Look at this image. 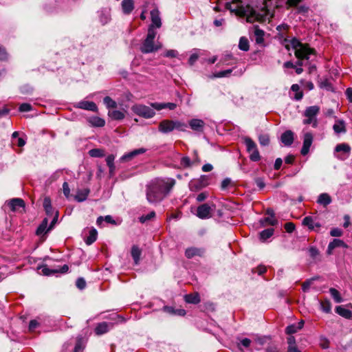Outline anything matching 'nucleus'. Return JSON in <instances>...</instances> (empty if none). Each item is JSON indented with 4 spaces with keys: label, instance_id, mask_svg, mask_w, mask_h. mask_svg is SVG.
I'll list each match as a JSON object with an SVG mask.
<instances>
[{
    "label": "nucleus",
    "instance_id": "nucleus-1",
    "mask_svg": "<svg viewBox=\"0 0 352 352\" xmlns=\"http://www.w3.org/2000/svg\"><path fill=\"white\" fill-rule=\"evenodd\" d=\"M265 1L261 0V5L254 7L250 5L244 6L241 1L236 0L237 2H233L229 9L238 16L245 17L247 22L261 23L270 19V12L266 8Z\"/></svg>",
    "mask_w": 352,
    "mask_h": 352
},
{
    "label": "nucleus",
    "instance_id": "nucleus-2",
    "mask_svg": "<svg viewBox=\"0 0 352 352\" xmlns=\"http://www.w3.org/2000/svg\"><path fill=\"white\" fill-rule=\"evenodd\" d=\"M175 180L170 177L155 178L146 186L147 201L152 204L162 201L175 185Z\"/></svg>",
    "mask_w": 352,
    "mask_h": 352
},
{
    "label": "nucleus",
    "instance_id": "nucleus-3",
    "mask_svg": "<svg viewBox=\"0 0 352 352\" xmlns=\"http://www.w3.org/2000/svg\"><path fill=\"white\" fill-rule=\"evenodd\" d=\"M290 45L294 50L295 56L297 58L296 66V72L300 74L303 72L302 67L306 65L305 61H309L311 56L316 57V52L315 49L309 47L308 44L302 43L296 38H293L290 41Z\"/></svg>",
    "mask_w": 352,
    "mask_h": 352
},
{
    "label": "nucleus",
    "instance_id": "nucleus-4",
    "mask_svg": "<svg viewBox=\"0 0 352 352\" xmlns=\"http://www.w3.org/2000/svg\"><path fill=\"white\" fill-rule=\"evenodd\" d=\"M156 35V30H148L146 37L140 46V51L143 54L153 53L162 47V44L160 42H155Z\"/></svg>",
    "mask_w": 352,
    "mask_h": 352
},
{
    "label": "nucleus",
    "instance_id": "nucleus-5",
    "mask_svg": "<svg viewBox=\"0 0 352 352\" xmlns=\"http://www.w3.org/2000/svg\"><path fill=\"white\" fill-rule=\"evenodd\" d=\"M186 124L178 120H164L158 125V130L162 133H168L177 129L184 131Z\"/></svg>",
    "mask_w": 352,
    "mask_h": 352
},
{
    "label": "nucleus",
    "instance_id": "nucleus-6",
    "mask_svg": "<svg viewBox=\"0 0 352 352\" xmlns=\"http://www.w3.org/2000/svg\"><path fill=\"white\" fill-rule=\"evenodd\" d=\"M320 111L319 107L314 105L307 107L304 113L307 118L303 120L304 124H311L313 127H317L318 120L316 116Z\"/></svg>",
    "mask_w": 352,
    "mask_h": 352
},
{
    "label": "nucleus",
    "instance_id": "nucleus-7",
    "mask_svg": "<svg viewBox=\"0 0 352 352\" xmlns=\"http://www.w3.org/2000/svg\"><path fill=\"white\" fill-rule=\"evenodd\" d=\"M132 111L136 115L146 119L153 118L155 114L153 109L144 104L133 105L132 107Z\"/></svg>",
    "mask_w": 352,
    "mask_h": 352
},
{
    "label": "nucleus",
    "instance_id": "nucleus-8",
    "mask_svg": "<svg viewBox=\"0 0 352 352\" xmlns=\"http://www.w3.org/2000/svg\"><path fill=\"white\" fill-rule=\"evenodd\" d=\"M200 164V159L196 151L193 153V157L190 159L188 156H183L180 160V167L182 168H191Z\"/></svg>",
    "mask_w": 352,
    "mask_h": 352
},
{
    "label": "nucleus",
    "instance_id": "nucleus-9",
    "mask_svg": "<svg viewBox=\"0 0 352 352\" xmlns=\"http://www.w3.org/2000/svg\"><path fill=\"white\" fill-rule=\"evenodd\" d=\"M302 225L307 226L309 230L319 232L321 223L318 221L316 216H307L302 220Z\"/></svg>",
    "mask_w": 352,
    "mask_h": 352
},
{
    "label": "nucleus",
    "instance_id": "nucleus-10",
    "mask_svg": "<svg viewBox=\"0 0 352 352\" xmlns=\"http://www.w3.org/2000/svg\"><path fill=\"white\" fill-rule=\"evenodd\" d=\"M151 23L149 25L148 30H156L162 26V19L160 13L157 8H155L151 11Z\"/></svg>",
    "mask_w": 352,
    "mask_h": 352
},
{
    "label": "nucleus",
    "instance_id": "nucleus-11",
    "mask_svg": "<svg viewBox=\"0 0 352 352\" xmlns=\"http://www.w3.org/2000/svg\"><path fill=\"white\" fill-rule=\"evenodd\" d=\"M351 146L346 143L338 144L336 145L334 149L335 153L342 152V155H338L335 156L341 160H344L349 157L351 153Z\"/></svg>",
    "mask_w": 352,
    "mask_h": 352
},
{
    "label": "nucleus",
    "instance_id": "nucleus-12",
    "mask_svg": "<svg viewBox=\"0 0 352 352\" xmlns=\"http://www.w3.org/2000/svg\"><path fill=\"white\" fill-rule=\"evenodd\" d=\"M213 209L208 204H204L197 207L196 215L201 219H209L212 217Z\"/></svg>",
    "mask_w": 352,
    "mask_h": 352
},
{
    "label": "nucleus",
    "instance_id": "nucleus-13",
    "mask_svg": "<svg viewBox=\"0 0 352 352\" xmlns=\"http://www.w3.org/2000/svg\"><path fill=\"white\" fill-rule=\"evenodd\" d=\"M206 254L204 248L190 247L186 249L185 256L190 259L195 256L203 257Z\"/></svg>",
    "mask_w": 352,
    "mask_h": 352
},
{
    "label": "nucleus",
    "instance_id": "nucleus-14",
    "mask_svg": "<svg viewBox=\"0 0 352 352\" xmlns=\"http://www.w3.org/2000/svg\"><path fill=\"white\" fill-rule=\"evenodd\" d=\"M208 184V177L202 175L199 179L191 182L190 188L191 190L196 191L206 187Z\"/></svg>",
    "mask_w": 352,
    "mask_h": 352
},
{
    "label": "nucleus",
    "instance_id": "nucleus-15",
    "mask_svg": "<svg viewBox=\"0 0 352 352\" xmlns=\"http://www.w3.org/2000/svg\"><path fill=\"white\" fill-rule=\"evenodd\" d=\"M312 142H313V135L311 133H306L305 135H304V138H303V144H302V147L301 148V154L302 155H306L309 151V148L312 144Z\"/></svg>",
    "mask_w": 352,
    "mask_h": 352
},
{
    "label": "nucleus",
    "instance_id": "nucleus-16",
    "mask_svg": "<svg viewBox=\"0 0 352 352\" xmlns=\"http://www.w3.org/2000/svg\"><path fill=\"white\" fill-rule=\"evenodd\" d=\"M76 107L91 111L93 112H97L98 111V107L96 104L95 102H91V101H87V100H81L78 102L76 104L74 105Z\"/></svg>",
    "mask_w": 352,
    "mask_h": 352
},
{
    "label": "nucleus",
    "instance_id": "nucleus-17",
    "mask_svg": "<svg viewBox=\"0 0 352 352\" xmlns=\"http://www.w3.org/2000/svg\"><path fill=\"white\" fill-rule=\"evenodd\" d=\"M146 151V150L144 148L135 149V150H133L131 152H129V153L124 154V155H122L120 157V160L122 162H129V161L131 160L133 158H134L135 157H136L137 155L144 153Z\"/></svg>",
    "mask_w": 352,
    "mask_h": 352
},
{
    "label": "nucleus",
    "instance_id": "nucleus-18",
    "mask_svg": "<svg viewBox=\"0 0 352 352\" xmlns=\"http://www.w3.org/2000/svg\"><path fill=\"white\" fill-rule=\"evenodd\" d=\"M113 323H108L107 322H102L98 323L95 328V333L98 336L102 335L107 333L112 327Z\"/></svg>",
    "mask_w": 352,
    "mask_h": 352
},
{
    "label": "nucleus",
    "instance_id": "nucleus-19",
    "mask_svg": "<svg viewBox=\"0 0 352 352\" xmlns=\"http://www.w3.org/2000/svg\"><path fill=\"white\" fill-rule=\"evenodd\" d=\"M339 247H342L344 248H348V245L341 239H335L332 241H331L327 248V252L329 255L332 254L333 250Z\"/></svg>",
    "mask_w": 352,
    "mask_h": 352
},
{
    "label": "nucleus",
    "instance_id": "nucleus-20",
    "mask_svg": "<svg viewBox=\"0 0 352 352\" xmlns=\"http://www.w3.org/2000/svg\"><path fill=\"white\" fill-rule=\"evenodd\" d=\"M190 127L197 132H202L205 126V123L200 119H192L189 122Z\"/></svg>",
    "mask_w": 352,
    "mask_h": 352
},
{
    "label": "nucleus",
    "instance_id": "nucleus-21",
    "mask_svg": "<svg viewBox=\"0 0 352 352\" xmlns=\"http://www.w3.org/2000/svg\"><path fill=\"white\" fill-rule=\"evenodd\" d=\"M281 142L285 146H290L294 142V133L292 131H286L281 135Z\"/></svg>",
    "mask_w": 352,
    "mask_h": 352
},
{
    "label": "nucleus",
    "instance_id": "nucleus-22",
    "mask_svg": "<svg viewBox=\"0 0 352 352\" xmlns=\"http://www.w3.org/2000/svg\"><path fill=\"white\" fill-rule=\"evenodd\" d=\"M121 6L123 13L124 14H129L134 9L133 0H123Z\"/></svg>",
    "mask_w": 352,
    "mask_h": 352
},
{
    "label": "nucleus",
    "instance_id": "nucleus-23",
    "mask_svg": "<svg viewBox=\"0 0 352 352\" xmlns=\"http://www.w3.org/2000/svg\"><path fill=\"white\" fill-rule=\"evenodd\" d=\"M333 129L336 134L346 133L345 122L343 120H336V123L333 126Z\"/></svg>",
    "mask_w": 352,
    "mask_h": 352
},
{
    "label": "nucleus",
    "instance_id": "nucleus-24",
    "mask_svg": "<svg viewBox=\"0 0 352 352\" xmlns=\"http://www.w3.org/2000/svg\"><path fill=\"white\" fill-rule=\"evenodd\" d=\"M151 106L157 110H162L165 108H168L170 110H173L176 108L177 105L173 102H167V103H158V102H153L151 104Z\"/></svg>",
    "mask_w": 352,
    "mask_h": 352
},
{
    "label": "nucleus",
    "instance_id": "nucleus-25",
    "mask_svg": "<svg viewBox=\"0 0 352 352\" xmlns=\"http://www.w3.org/2000/svg\"><path fill=\"white\" fill-rule=\"evenodd\" d=\"M9 206L12 211H15L19 208H24L25 202L21 199L14 198L10 201Z\"/></svg>",
    "mask_w": 352,
    "mask_h": 352
},
{
    "label": "nucleus",
    "instance_id": "nucleus-26",
    "mask_svg": "<svg viewBox=\"0 0 352 352\" xmlns=\"http://www.w3.org/2000/svg\"><path fill=\"white\" fill-rule=\"evenodd\" d=\"M99 19L102 25L107 24L111 19L110 10L103 9L99 12Z\"/></svg>",
    "mask_w": 352,
    "mask_h": 352
},
{
    "label": "nucleus",
    "instance_id": "nucleus-27",
    "mask_svg": "<svg viewBox=\"0 0 352 352\" xmlns=\"http://www.w3.org/2000/svg\"><path fill=\"white\" fill-rule=\"evenodd\" d=\"M43 205L46 214L49 217H52L54 214V209L52 206L50 198L48 197H45Z\"/></svg>",
    "mask_w": 352,
    "mask_h": 352
},
{
    "label": "nucleus",
    "instance_id": "nucleus-28",
    "mask_svg": "<svg viewBox=\"0 0 352 352\" xmlns=\"http://www.w3.org/2000/svg\"><path fill=\"white\" fill-rule=\"evenodd\" d=\"M185 301L190 304H198L201 299L198 293L186 294L184 296Z\"/></svg>",
    "mask_w": 352,
    "mask_h": 352
},
{
    "label": "nucleus",
    "instance_id": "nucleus-29",
    "mask_svg": "<svg viewBox=\"0 0 352 352\" xmlns=\"http://www.w3.org/2000/svg\"><path fill=\"white\" fill-rule=\"evenodd\" d=\"M264 31L259 29L258 26L254 27V36L257 44H261L264 41Z\"/></svg>",
    "mask_w": 352,
    "mask_h": 352
},
{
    "label": "nucleus",
    "instance_id": "nucleus-30",
    "mask_svg": "<svg viewBox=\"0 0 352 352\" xmlns=\"http://www.w3.org/2000/svg\"><path fill=\"white\" fill-rule=\"evenodd\" d=\"M98 232L95 228H91L89 232V236L85 239L87 245H90L97 239Z\"/></svg>",
    "mask_w": 352,
    "mask_h": 352
},
{
    "label": "nucleus",
    "instance_id": "nucleus-31",
    "mask_svg": "<svg viewBox=\"0 0 352 352\" xmlns=\"http://www.w3.org/2000/svg\"><path fill=\"white\" fill-rule=\"evenodd\" d=\"M131 253L135 264L138 265L142 254L141 250L137 245H133Z\"/></svg>",
    "mask_w": 352,
    "mask_h": 352
},
{
    "label": "nucleus",
    "instance_id": "nucleus-32",
    "mask_svg": "<svg viewBox=\"0 0 352 352\" xmlns=\"http://www.w3.org/2000/svg\"><path fill=\"white\" fill-rule=\"evenodd\" d=\"M331 197L327 193H322L318 196L317 202L320 205L327 206L331 203Z\"/></svg>",
    "mask_w": 352,
    "mask_h": 352
},
{
    "label": "nucleus",
    "instance_id": "nucleus-33",
    "mask_svg": "<svg viewBox=\"0 0 352 352\" xmlns=\"http://www.w3.org/2000/svg\"><path fill=\"white\" fill-rule=\"evenodd\" d=\"M47 224H48V219H47V218H45L42 221V222L39 225V226L38 227L36 232V234L38 236H41L42 234L47 233L48 231H50V230H48V228H47Z\"/></svg>",
    "mask_w": 352,
    "mask_h": 352
},
{
    "label": "nucleus",
    "instance_id": "nucleus-34",
    "mask_svg": "<svg viewBox=\"0 0 352 352\" xmlns=\"http://www.w3.org/2000/svg\"><path fill=\"white\" fill-rule=\"evenodd\" d=\"M89 122L93 126L102 127L105 124L104 120L98 116L91 117Z\"/></svg>",
    "mask_w": 352,
    "mask_h": 352
},
{
    "label": "nucleus",
    "instance_id": "nucleus-35",
    "mask_svg": "<svg viewBox=\"0 0 352 352\" xmlns=\"http://www.w3.org/2000/svg\"><path fill=\"white\" fill-rule=\"evenodd\" d=\"M89 190L87 188L80 190L77 192L76 195L75 196V199L78 202H82L87 198L89 195Z\"/></svg>",
    "mask_w": 352,
    "mask_h": 352
},
{
    "label": "nucleus",
    "instance_id": "nucleus-36",
    "mask_svg": "<svg viewBox=\"0 0 352 352\" xmlns=\"http://www.w3.org/2000/svg\"><path fill=\"white\" fill-rule=\"evenodd\" d=\"M109 116L115 120H123L125 117L124 113L119 110L109 111Z\"/></svg>",
    "mask_w": 352,
    "mask_h": 352
},
{
    "label": "nucleus",
    "instance_id": "nucleus-37",
    "mask_svg": "<svg viewBox=\"0 0 352 352\" xmlns=\"http://www.w3.org/2000/svg\"><path fill=\"white\" fill-rule=\"evenodd\" d=\"M336 312L345 318H350L351 316V312L349 309H346L341 306H338L336 307Z\"/></svg>",
    "mask_w": 352,
    "mask_h": 352
},
{
    "label": "nucleus",
    "instance_id": "nucleus-38",
    "mask_svg": "<svg viewBox=\"0 0 352 352\" xmlns=\"http://www.w3.org/2000/svg\"><path fill=\"white\" fill-rule=\"evenodd\" d=\"M244 142L246 146L247 151L249 153H251L252 151L257 148L256 144L250 138L245 137L244 138Z\"/></svg>",
    "mask_w": 352,
    "mask_h": 352
},
{
    "label": "nucleus",
    "instance_id": "nucleus-39",
    "mask_svg": "<svg viewBox=\"0 0 352 352\" xmlns=\"http://www.w3.org/2000/svg\"><path fill=\"white\" fill-rule=\"evenodd\" d=\"M260 222L263 226H265L267 225L276 226L278 223L277 219L271 217H265L261 219Z\"/></svg>",
    "mask_w": 352,
    "mask_h": 352
},
{
    "label": "nucleus",
    "instance_id": "nucleus-40",
    "mask_svg": "<svg viewBox=\"0 0 352 352\" xmlns=\"http://www.w3.org/2000/svg\"><path fill=\"white\" fill-rule=\"evenodd\" d=\"M239 48L241 50L247 52L249 50L250 45H249V41L248 38L245 37H241L239 43Z\"/></svg>",
    "mask_w": 352,
    "mask_h": 352
},
{
    "label": "nucleus",
    "instance_id": "nucleus-41",
    "mask_svg": "<svg viewBox=\"0 0 352 352\" xmlns=\"http://www.w3.org/2000/svg\"><path fill=\"white\" fill-rule=\"evenodd\" d=\"M89 155L92 157H102L105 155L104 151L101 148H93L89 151Z\"/></svg>",
    "mask_w": 352,
    "mask_h": 352
},
{
    "label": "nucleus",
    "instance_id": "nucleus-42",
    "mask_svg": "<svg viewBox=\"0 0 352 352\" xmlns=\"http://www.w3.org/2000/svg\"><path fill=\"white\" fill-rule=\"evenodd\" d=\"M274 230L273 228H267L260 232V238L261 240H266L270 238L274 234Z\"/></svg>",
    "mask_w": 352,
    "mask_h": 352
},
{
    "label": "nucleus",
    "instance_id": "nucleus-43",
    "mask_svg": "<svg viewBox=\"0 0 352 352\" xmlns=\"http://www.w3.org/2000/svg\"><path fill=\"white\" fill-rule=\"evenodd\" d=\"M106 221L107 223L115 224L116 221L111 215H107L104 217H99L97 219L96 223L98 226H100L103 221Z\"/></svg>",
    "mask_w": 352,
    "mask_h": 352
},
{
    "label": "nucleus",
    "instance_id": "nucleus-44",
    "mask_svg": "<svg viewBox=\"0 0 352 352\" xmlns=\"http://www.w3.org/2000/svg\"><path fill=\"white\" fill-rule=\"evenodd\" d=\"M329 293L332 298L334 299L335 302L337 303H340L342 302V298L340 296L339 292L335 288H330Z\"/></svg>",
    "mask_w": 352,
    "mask_h": 352
},
{
    "label": "nucleus",
    "instance_id": "nucleus-45",
    "mask_svg": "<svg viewBox=\"0 0 352 352\" xmlns=\"http://www.w3.org/2000/svg\"><path fill=\"white\" fill-rule=\"evenodd\" d=\"M104 104L106 105L107 108H116L117 103L109 96H105L103 99Z\"/></svg>",
    "mask_w": 352,
    "mask_h": 352
},
{
    "label": "nucleus",
    "instance_id": "nucleus-46",
    "mask_svg": "<svg viewBox=\"0 0 352 352\" xmlns=\"http://www.w3.org/2000/svg\"><path fill=\"white\" fill-rule=\"evenodd\" d=\"M39 270H41V273L45 276H50L58 272V270H51L46 265L39 267Z\"/></svg>",
    "mask_w": 352,
    "mask_h": 352
},
{
    "label": "nucleus",
    "instance_id": "nucleus-47",
    "mask_svg": "<svg viewBox=\"0 0 352 352\" xmlns=\"http://www.w3.org/2000/svg\"><path fill=\"white\" fill-rule=\"evenodd\" d=\"M321 309L325 313H329L331 310V304L329 300H326L320 302Z\"/></svg>",
    "mask_w": 352,
    "mask_h": 352
},
{
    "label": "nucleus",
    "instance_id": "nucleus-48",
    "mask_svg": "<svg viewBox=\"0 0 352 352\" xmlns=\"http://www.w3.org/2000/svg\"><path fill=\"white\" fill-rule=\"evenodd\" d=\"M268 339L267 337H265V336H263V337H258L256 338L255 340H254V342L258 345L259 346H256L255 347V349L256 350H260L261 349V347L262 346H263L266 342H267V340Z\"/></svg>",
    "mask_w": 352,
    "mask_h": 352
},
{
    "label": "nucleus",
    "instance_id": "nucleus-49",
    "mask_svg": "<svg viewBox=\"0 0 352 352\" xmlns=\"http://www.w3.org/2000/svg\"><path fill=\"white\" fill-rule=\"evenodd\" d=\"M258 141L261 145L267 146L270 143V136L267 134H261L258 136Z\"/></svg>",
    "mask_w": 352,
    "mask_h": 352
},
{
    "label": "nucleus",
    "instance_id": "nucleus-50",
    "mask_svg": "<svg viewBox=\"0 0 352 352\" xmlns=\"http://www.w3.org/2000/svg\"><path fill=\"white\" fill-rule=\"evenodd\" d=\"M155 217V212L154 211H152L147 214L146 215H142L140 217V221L142 223L153 219Z\"/></svg>",
    "mask_w": 352,
    "mask_h": 352
},
{
    "label": "nucleus",
    "instance_id": "nucleus-51",
    "mask_svg": "<svg viewBox=\"0 0 352 352\" xmlns=\"http://www.w3.org/2000/svg\"><path fill=\"white\" fill-rule=\"evenodd\" d=\"M320 87L322 88V89H325L327 91L333 90V86H332L331 83L327 79H325L323 81L320 82Z\"/></svg>",
    "mask_w": 352,
    "mask_h": 352
},
{
    "label": "nucleus",
    "instance_id": "nucleus-52",
    "mask_svg": "<svg viewBox=\"0 0 352 352\" xmlns=\"http://www.w3.org/2000/svg\"><path fill=\"white\" fill-rule=\"evenodd\" d=\"M250 159L253 162H258L260 160L261 156L257 148L252 151L250 153Z\"/></svg>",
    "mask_w": 352,
    "mask_h": 352
},
{
    "label": "nucleus",
    "instance_id": "nucleus-53",
    "mask_svg": "<svg viewBox=\"0 0 352 352\" xmlns=\"http://www.w3.org/2000/svg\"><path fill=\"white\" fill-rule=\"evenodd\" d=\"M232 72V69L221 71L214 74L215 78H223L228 76Z\"/></svg>",
    "mask_w": 352,
    "mask_h": 352
},
{
    "label": "nucleus",
    "instance_id": "nucleus-54",
    "mask_svg": "<svg viewBox=\"0 0 352 352\" xmlns=\"http://www.w3.org/2000/svg\"><path fill=\"white\" fill-rule=\"evenodd\" d=\"M8 59V54L6 52V48L0 45V60L5 61Z\"/></svg>",
    "mask_w": 352,
    "mask_h": 352
},
{
    "label": "nucleus",
    "instance_id": "nucleus-55",
    "mask_svg": "<svg viewBox=\"0 0 352 352\" xmlns=\"http://www.w3.org/2000/svg\"><path fill=\"white\" fill-rule=\"evenodd\" d=\"M298 331V327L296 324H293L287 327L285 329V333L288 335H292L293 333H296Z\"/></svg>",
    "mask_w": 352,
    "mask_h": 352
},
{
    "label": "nucleus",
    "instance_id": "nucleus-56",
    "mask_svg": "<svg viewBox=\"0 0 352 352\" xmlns=\"http://www.w3.org/2000/svg\"><path fill=\"white\" fill-rule=\"evenodd\" d=\"M251 342H252V341L249 338H243L240 341V343L238 344V346L240 349H241V346H242L245 348H248L250 346Z\"/></svg>",
    "mask_w": 352,
    "mask_h": 352
},
{
    "label": "nucleus",
    "instance_id": "nucleus-57",
    "mask_svg": "<svg viewBox=\"0 0 352 352\" xmlns=\"http://www.w3.org/2000/svg\"><path fill=\"white\" fill-rule=\"evenodd\" d=\"M267 270V268L265 265H258L257 267L254 268L252 270V272L254 273H257L258 275H262L264 274Z\"/></svg>",
    "mask_w": 352,
    "mask_h": 352
},
{
    "label": "nucleus",
    "instance_id": "nucleus-58",
    "mask_svg": "<svg viewBox=\"0 0 352 352\" xmlns=\"http://www.w3.org/2000/svg\"><path fill=\"white\" fill-rule=\"evenodd\" d=\"M19 109L21 112H28L32 110V106L29 103H23L20 105Z\"/></svg>",
    "mask_w": 352,
    "mask_h": 352
},
{
    "label": "nucleus",
    "instance_id": "nucleus-59",
    "mask_svg": "<svg viewBox=\"0 0 352 352\" xmlns=\"http://www.w3.org/2000/svg\"><path fill=\"white\" fill-rule=\"evenodd\" d=\"M76 287L80 289H83L86 287V282L83 278H78L76 283Z\"/></svg>",
    "mask_w": 352,
    "mask_h": 352
},
{
    "label": "nucleus",
    "instance_id": "nucleus-60",
    "mask_svg": "<svg viewBox=\"0 0 352 352\" xmlns=\"http://www.w3.org/2000/svg\"><path fill=\"white\" fill-rule=\"evenodd\" d=\"M330 234L332 236H341L343 234V232L341 229L335 228L331 229L330 231Z\"/></svg>",
    "mask_w": 352,
    "mask_h": 352
},
{
    "label": "nucleus",
    "instance_id": "nucleus-61",
    "mask_svg": "<svg viewBox=\"0 0 352 352\" xmlns=\"http://www.w3.org/2000/svg\"><path fill=\"white\" fill-rule=\"evenodd\" d=\"M255 183L260 190H262L265 186V182L263 178L257 177L255 179Z\"/></svg>",
    "mask_w": 352,
    "mask_h": 352
},
{
    "label": "nucleus",
    "instance_id": "nucleus-62",
    "mask_svg": "<svg viewBox=\"0 0 352 352\" xmlns=\"http://www.w3.org/2000/svg\"><path fill=\"white\" fill-rule=\"evenodd\" d=\"M309 253L310 256L314 258L319 254V251L316 247H311L309 249Z\"/></svg>",
    "mask_w": 352,
    "mask_h": 352
},
{
    "label": "nucleus",
    "instance_id": "nucleus-63",
    "mask_svg": "<svg viewBox=\"0 0 352 352\" xmlns=\"http://www.w3.org/2000/svg\"><path fill=\"white\" fill-rule=\"evenodd\" d=\"M285 229L289 233H292L295 230V225L292 222H288L285 224Z\"/></svg>",
    "mask_w": 352,
    "mask_h": 352
},
{
    "label": "nucleus",
    "instance_id": "nucleus-64",
    "mask_svg": "<svg viewBox=\"0 0 352 352\" xmlns=\"http://www.w3.org/2000/svg\"><path fill=\"white\" fill-rule=\"evenodd\" d=\"M177 54H178V52L176 50H169L165 52L164 56L173 58V57H176L177 56Z\"/></svg>",
    "mask_w": 352,
    "mask_h": 352
}]
</instances>
